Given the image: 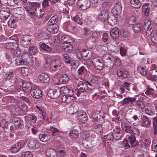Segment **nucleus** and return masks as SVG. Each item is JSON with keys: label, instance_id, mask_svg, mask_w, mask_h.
Listing matches in <instances>:
<instances>
[{"label": "nucleus", "instance_id": "obj_1", "mask_svg": "<svg viewBox=\"0 0 157 157\" xmlns=\"http://www.w3.org/2000/svg\"><path fill=\"white\" fill-rule=\"evenodd\" d=\"M61 63L58 60H52L49 57H47L45 59V63L44 65L45 68L49 67L53 71H56L59 70L60 68Z\"/></svg>", "mask_w": 157, "mask_h": 157}, {"label": "nucleus", "instance_id": "obj_2", "mask_svg": "<svg viewBox=\"0 0 157 157\" xmlns=\"http://www.w3.org/2000/svg\"><path fill=\"white\" fill-rule=\"evenodd\" d=\"M25 65L29 64L31 66L34 68L36 69L38 67L36 63L35 59L27 52L23 53L21 56Z\"/></svg>", "mask_w": 157, "mask_h": 157}, {"label": "nucleus", "instance_id": "obj_3", "mask_svg": "<svg viewBox=\"0 0 157 157\" xmlns=\"http://www.w3.org/2000/svg\"><path fill=\"white\" fill-rule=\"evenodd\" d=\"M39 4L36 2H32L27 6L24 7L28 15L33 17L37 16V11L39 9Z\"/></svg>", "mask_w": 157, "mask_h": 157}, {"label": "nucleus", "instance_id": "obj_4", "mask_svg": "<svg viewBox=\"0 0 157 157\" xmlns=\"http://www.w3.org/2000/svg\"><path fill=\"white\" fill-rule=\"evenodd\" d=\"M47 94L48 96L51 98H57L60 95L59 88L56 86L54 89L49 90Z\"/></svg>", "mask_w": 157, "mask_h": 157}, {"label": "nucleus", "instance_id": "obj_5", "mask_svg": "<svg viewBox=\"0 0 157 157\" xmlns=\"http://www.w3.org/2000/svg\"><path fill=\"white\" fill-rule=\"evenodd\" d=\"M122 9L121 3L120 2H117L114 4L111 12L114 15H119L121 13Z\"/></svg>", "mask_w": 157, "mask_h": 157}, {"label": "nucleus", "instance_id": "obj_6", "mask_svg": "<svg viewBox=\"0 0 157 157\" xmlns=\"http://www.w3.org/2000/svg\"><path fill=\"white\" fill-rule=\"evenodd\" d=\"M13 10L14 14V16L16 18H18L17 20H21L24 14V9L22 7H18L13 9Z\"/></svg>", "mask_w": 157, "mask_h": 157}, {"label": "nucleus", "instance_id": "obj_7", "mask_svg": "<svg viewBox=\"0 0 157 157\" xmlns=\"http://www.w3.org/2000/svg\"><path fill=\"white\" fill-rule=\"evenodd\" d=\"M77 23L75 21L67 22L64 24V26L68 31H72L77 29Z\"/></svg>", "mask_w": 157, "mask_h": 157}, {"label": "nucleus", "instance_id": "obj_8", "mask_svg": "<svg viewBox=\"0 0 157 157\" xmlns=\"http://www.w3.org/2000/svg\"><path fill=\"white\" fill-rule=\"evenodd\" d=\"M78 4L82 10H85L88 8L90 6V2L88 0H79Z\"/></svg>", "mask_w": 157, "mask_h": 157}, {"label": "nucleus", "instance_id": "obj_9", "mask_svg": "<svg viewBox=\"0 0 157 157\" xmlns=\"http://www.w3.org/2000/svg\"><path fill=\"white\" fill-rule=\"evenodd\" d=\"M92 62L94 67L97 69L100 70L103 68V64L101 59L95 58L93 59Z\"/></svg>", "mask_w": 157, "mask_h": 157}, {"label": "nucleus", "instance_id": "obj_10", "mask_svg": "<svg viewBox=\"0 0 157 157\" xmlns=\"http://www.w3.org/2000/svg\"><path fill=\"white\" fill-rule=\"evenodd\" d=\"M109 13L106 10H102L99 14L98 17L102 21L104 22L107 20L108 21H109Z\"/></svg>", "mask_w": 157, "mask_h": 157}, {"label": "nucleus", "instance_id": "obj_11", "mask_svg": "<svg viewBox=\"0 0 157 157\" xmlns=\"http://www.w3.org/2000/svg\"><path fill=\"white\" fill-rule=\"evenodd\" d=\"M60 92L61 91L63 94L69 97H71L72 96L74 93L72 90L70 89L67 86H64L59 88Z\"/></svg>", "mask_w": 157, "mask_h": 157}, {"label": "nucleus", "instance_id": "obj_12", "mask_svg": "<svg viewBox=\"0 0 157 157\" xmlns=\"http://www.w3.org/2000/svg\"><path fill=\"white\" fill-rule=\"evenodd\" d=\"M31 93L32 96L33 98L36 99L39 98L42 96L41 90L38 88L33 89L31 92Z\"/></svg>", "mask_w": 157, "mask_h": 157}, {"label": "nucleus", "instance_id": "obj_13", "mask_svg": "<svg viewBox=\"0 0 157 157\" xmlns=\"http://www.w3.org/2000/svg\"><path fill=\"white\" fill-rule=\"evenodd\" d=\"M156 73V71L153 70H150L147 72V76L148 79L151 81L157 80V76L155 73Z\"/></svg>", "mask_w": 157, "mask_h": 157}, {"label": "nucleus", "instance_id": "obj_14", "mask_svg": "<svg viewBox=\"0 0 157 157\" xmlns=\"http://www.w3.org/2000/svg\"><path fill=\"white\" fill-rule=\"evenodd\" d=\"M27 145L30 148L33 149L38 148L39 146L38 141L33 139L29 140L27 144Z\"/></svg>", "mask_w": 157, "mask_h": 157}, {"label": "nucleus", "instance_id": "obj_15", "mask_svg": "<svg viewBox=\"0 0 157 157\" xmlns=\"http://www.w3.org/2000/svg\"><path fill=\"white\" fill-rule=\"evenodd\" d=\"M117 74L118 77L124 78L127 77L128 75V71L123 68H120L117 71Z\"/></svg>", "mask_w": 157, "mask_h": 157}, {"label": "nucleus", "instance_id": "obj_16", "mask_svg": "<svg viewBox=\"0 0 157 157\" xmlns=\"http://www.w3.org/2000/svg\"><path fill=\"white\" fill-rule=\"evenodd\" d=\"M13 121L15 126V129H18L20 127L22 122L21 118L18 117H15L13 118Z\"/></svg>", "mask_w": 157, "mask_h": 157}, {"label": "nucleus", "instance_id": "obj_17", "mask_svg": "<svg viewBox=\"0 0 157 157\" xmlns=\"http://www.w3.org/2000/svg\"><path fill=\"white\" fill-rule=\"evenodd\" d=\"M151 123V121L147 116H144L142 117V125L146 128L150 126Z\"/></svg>", "mask_w": 157, "mask_h": 157}, {"label": "nucleus", "instance_id": "obj_18", "mask_svg": "<svg viewBox=\"0 0 157 157\" xmlns=\"http://www.w3.org/2000/svg\"><path fill=\"white\" fill-rule=\"evenodd\" d=\"M119 30L117 28H114L110 33V35L113 39H117L119 35Z\"/></svg>", "mask_w": 157, "mask_h": 157}, {"label": "nucleus", "instance_id": "obj_19", "mask_svg": "<svg viewBox=\"0 0 157 157\" xmlns=\"http://www.w3.org/2000/svg\"><path fill=\"white\" fill-rule=\"evenodd\" d=\"M21 147V144L19 143H16L13 144L11 148V151L12 152L16 153L18 152Z\"/></svg>", "mask_w": 157, "mask_h": 157}, {"label": "nucleus", "instance_id": "obj_20", "mask_svg": "<svg viewBox=\"0 0 157 157\" xmlns=\"http://www.w3.org/2000/svg\"><path fill=\"white\" fill-rule=\"evenodd\" d=\"M39 78L42 82L46 83L48 82L50 79L48 75L44 73H42L40 75Z\"/></svg>", "mask_w": 157, "mask_h": 157}, {"label": "nucleus", "instance_id": "obj_21", "mask_svg": "<svg viewBox=\"0 0 157 157\" xmlns=\"http://www.w3.org/2000/svg\"><path fill=\"white\" fill-rule=\"evenodd\" d=\"M39 137L40 140L42 142H45L48 141L50 138V136L48 134L43 133L40 134Z\"/></svg>", "mask_w": 157, "mask_h": 157}, {"label": "nucleus", "instance_id": "obj_22", "mask_svg": "<svg viewBox=\"0 0 157 157\" xmlns=\"http://www.w3.org/2000/svg\"><path fill=\"white\" fill-rule=\"evenodd\" d=\"M6 47L7 49L13 50L16 49H17V48H18V45L17 43L12 41L11 42L6 43Z\"/></svg>", "mask_w": 157, "mask_h": 157}, {"label": "nucleus", "instance_id": "obj_23", "mask_svg": "<svg viewBox=\"0 0 157 157\" xmlns=\"http://www.w3.org/2000/svg\"><path fill=\"white\" fill-rule=\"evenodd\" d=\"M22 88L23 90L26 93L32 90L31 83L29 82L23 83Z\"/></svg>", "mask_w": 157, "mask_h": 157}, {"label": "nucleus", "instance_id": "obj_24", "mask_svg": "<svg viewBox=\"0 0 157 157\" xmlns=\"http://www.w3.org/2000/svg\"><path fill=\"white\" fill-rule=\"evenodd\" d=\"M121 128L123 131L125 132L129 133L132 129L131 127L128 124L121 123Z\"/></svg>", "mask_w": 157, "mask_h": 157}, {"label": "nucleus", "instance_id": "obj_25", "mask_svg": "<svg viewBox=\"0 0 157 157\" xmlns=\"http://www.w3.org/2000/svg\"><path fill=\"white\" fill-rule=\"evenodd\" d=\"M81 54L82 56L86 58L87 59H89L91 57V52L87 49H83L81 51Z\"/></svg>", "mask_w": 157, "mask_h": 157}, {"label": "nucleus", "instance_id": "obj_26", "mask_svg": "<svg viewBox=\"0 0 157 157\" xmlns=\"http://www.w3.org/2000/svg\"><path fill=\"white\" fill-rule=\"evenodd\" d=\"M46 154L48 157H57L56 152L53 149H47L46 151Z\"/></svg>", "mask_w": 157, "mask_h": 157}, {"label": "nucleus", "instance_id": "obj_27", "mask_svg": "<svg viewBox=\"0 0 157 157\" xmlns=\"http://www.w3.org/2000/svg\"><path fill=\"white\" fill-rule=\"evenodd\" d=\"M120 128H119L117 130H114L113 131L114 133L113 134V136L115 140H119L122 137V134L120 132Z\"/></svg>", "mask_w": 157, "mask_h": 157}, {"label": "nucleus", "instance_id": "obj_28", "mask_svg": "<svg viewBox=\"0 0 157 157\" xmlns=\"http://www.w3.org/2000/svg\"><path fill=\"white\" fill-rule=\"evenodd\" d=\"M86 113H82L81 114H79L77 116L78 119L82 123H85L86 121L87 117Z\"/></svg>", "mask_w": 157, "mask_h": 157}, {"label": "nucleus", "instance_id": "obj_29", "mask_svg": "<svg viewBox=\"0 0 157 157\" xmlns=\"http://www.w3.org/2000/svg\"><path fill=\"white\" fill-rule=\"evenodd\" d=\"M130 4L132 7L136 8H139L141 6V3L139 0H131Z\"/></svg>", "mask_w": 157, "mask_h": 157}, {"label": "nucleus", "instance_id": "obj_30", "mask_svg": "<svg viewBox=\"0 0 157 157\" xmlns=\"http://www.w3.org/2000/svg\"><path fill=\"white\" fill-rule=\"evenodd\" d=\"M61 40L64 44L66 43H71L72 41L71 38L66 35L62 36L61 37Z\"/></svg>", "mask_w": 157, "mask_h": 157}, {"label": "nucleus", "instance_id": "obj_31", "mask_svg": "<svg viewBox=\"0 0 157 157\" xmlns=\"http://www.w3.org/2000/svg\"><path fill=\"white\" fill-rule=\"evenodd\" d=\"M59 20L57 15L53 16L48 22V25H54L57 23Z\"/></svg>", "mask_w": 157, "mask_h": 157}, {"label": "nucleus", "instance_id": "obj_32", "mask_svg": "<svg viewBox=\"0 0 157 157\" xmlns=\"http://www.w3.org/2000/svg\"><path fill=\"white\" fill-rule=\"evenodd\" d=\"M10 14L7 11L2 10L0 11V18L3 20H6L9 17Z\"/></svg>", "mask_w": 157, "mask_h": 157}, {"label": "nucleus", "instance_id": "obj_33", "mask_svg": "<svg viewBox=\"0 0 157 157\" xmlns=\"http://www.w3.org/2000/svg\"><path fill=\"white\" fill-rule=\"evenodd\" d=\"M40 46L41 49L45 51L51 52L52 50V48L51 47L44 43H41Z\"/></svg>", "mask_w": 157, "mask_h": 157}, {"label": "nucleus", "instance_id": "obj_34", "mask_svg": "<svg viewBox=\"0 0 157 157\" xmlns=\"http://www.w3.org/2000/svg\"><path fill=\"white\" fill-rule=\"evenodd\" d=\"M153 27L152 25L151 24V21L149 19H146L144 22V25L143 26V28L144 29H147L148 28H151Z\"/></svg>", "mask_w": 157, "mask_h": 157}, {"label": "nucleus", "instance_id": "obj_35", "mask_svg": "<svg viewBox=\"0 0 157 157\" xmlns=\"http://www.w3.org/2000/svg\"><path fill=\"white\" fill-rule=\"evenodd\" d=\"M63 59L65 63L68 64H70L71 62V57L70 56L66 53L63 54H62Z\"/></svg>", "mask_w": 157, "mask_h": 157}, {"label": "nucleus", "instance_id": "obj_36", "mask_svg": "<svg viewBox=\"0 0 157 157\" xmlns=\"http://www.w3.org/2000/svg\"><path fill=\"white\" fill-rule=\"evenodd\" d=\"M14 75V72L13 71L10 70L5 74L4 78L5 80H9Z\"/></svg>", "mask_w": 157, "mask_h": 157}, {"label": "nucleus", "instance_id": "obj_37", "mask_svg": "<svg viewBox=\"0 0 157 157\" xmlns=\"http://www.w3.org/2000/svg\"><path fill=\"white\" fill-rule=\"evenodd\" d=\"M95 41V39L90 37L87 38L86 41V43L90 45L89 47H90L93 46Z\"/></svg>", "mask_w": 157, "mask_h": 157}, {"label": "nucleus", "instance_id": "obj_38", "mask_svg": "<svg viewBox=\"0 0 157 157\" xmlns=\"http://www.w3.org/2000/svg\"><path fill=\"white\" fill-rule=\"evenodd\" d=\"M37 52V48L34 46H32L30 47L29 48V54L31 55H35Z\"/></svg>", "mask_w": 157, "mask_h": 157}, {"label": "nucleus", "instance_id": "obj_39", "mask_svg": "<svg viewBox=\"0 0 157 157\" xmlns=\"http://www.w3.org/2000/svg\"><path fill=\"white\" fill-rule=\"evenodd\" d=\"M142 10L144 12V15L146 16H147L149 15L150 12V9L148 7L147 5H144L142 7Z\"/></svg>", "mask_w": 157, "mask_h": 157}, {"label": "nucleus", "instance_id": "obj_40", "mask_svg": "<svg viewBox=\"0 0 157 157\" xmlns=\"http://www.w3.org/2000/svg\"><path fill=\"white\" fill-rule=\"evenodd\" d=\"M152 123L154 128L153 134L156 135L157 133V117H155L153 118Z\"/></svg>", "mask_w": 157, "mask_h": 157}, {"label": "nucleus", "instance_id": "obj_41", "mask_svg": "<svg viewBox=\"0 0 157 157\" xmlns=\"http://www.w3.org/2000/svg\"><path fill=\"white\" fill-rule=\"evenodd\" d=\"M128 138L131 146L133 147H135L136 145V144H135L136 141L135 136L133 135H131L128 137Z\"/></svg>", "mask_w": 157, "mask_h": 157}, {"label": "nucleus", "instance_id": "obj_42", "mask_svg": "<svg viewBox=\"0 0 157 157\" xmlns=\"http://www.w3.org/2000/svg\"><path fill=\"white\" fill-rule=\"evenodd\" d=\"M71 151V157H76L77 154V148L76 147H71L70 148Z\"/></svg>", "mask_w": 157, "mask_h": 157}, {"label": "nucleus", "instance_id": "obj_43", "mask_svg": "<svg viewBox=\"0 0 157 157\" xmlns=\"http://www.w3.org/2000/svg\"><path fill=\"white\" fill-rule=\"evenodd\" d=\"M50 130L52 132V135L53 136L58 135L59 132L60 130H59L58 129L53 126L50 127Z\"/></svg>", "mask_w": 157, "mask_h": 157}, {"label": "nucleus", "instance_id": "obj_44", "mask_svg": "<svg viewBox=\"0 0 157 157\" xmlns=\"http://www.w3.org/2000/svg\"><path fill=\"white\" fill-rule=\"evenodd\" d=\"M30 37V36L28 35H24L22 36L21 37L20 43H22L23 44L24 42L25 41L28 42V40H31Z\"/></svg>", "mask_w": 157, "mask_h": 157}, {"label": "nucleus", "instance_id": "obj_45", "mask_svg": "<svg viewBox=\"0 0 157 157\" xmlns=\"http://www.w3.org/2000/svg\"><path fill=\"white\" fill-rule=\"evenodd\" d=\"M150 142L149 140L147 139L143 140L141 141V145L144 147L146 148L149 146Z\"/></svg>", "mask_w": 157, "mask_h": 157}, {"label": "nucleus", "instance_id": "obj_46", "mask_svg": "<svg viewBox=\"0 0 157 157\" xmlns=\"http://www.w3.org/2000/svg\"><path fill=\"white\" fill-rule=\"evenodd\" d=\"M68 77L66 75L64 74L59 79V82L64 83L68 81Z\"/></svg>", "mask_w": 157, "mask_h": 157}, {"label": "nucleus", "instance_id": "obj_47", "mask_svg": "<svg viewBox=\"0 0 157 157\" xmlns=\"http://www.w3.org/2000/svg\"><path fill=\"white\" fill-rule=\"evenodd\" d=\"M141 25L140 24H137L135 25L133 27V30L135 32L138 33L140 32L141 30Z\"/></svg>", "mask_w": 157, "mask_h": 157}, {"label": "nucleus", "instance_id": "obj_48", "mask_svg": "<svg viewBox=\"0 0 157 157\" xmlns=\"http://www.w3.org/2000/svg\"><path fill=\"white\" fill-rule=\"evenodd\" d=\"M18 3V0H7V4L10 6H15Z\"/></svg>", "mask_w": 157, "mask_h": 157}, {"label": "nucleus", "instance_id": "obj_49", "mask_svg": "<svg viewBox=\"0 0 157 157\" xmlns=\"http://www.w3.org/2000/svg\"><path fill=\"white\" fill-rule=\"evenodd\" d=\"M64 45L65 47V50L68 51V52H71L73 49V47L71 43H66Z\"/></svg>", "mask_w": 157, "mask_h": 157}, {"label": "nucleus", "instance_id": "obj_50", "mask_svg": "<svg viewBox=\"0 0 157 157\" xmlns=\"http://www.w3.org/2000/svg\"><path fill=\"white\" fill-rule=\"evenodd\" d=\"M27 117L31 120L32 122L35 123L37 120L36 117L33 114H28Z\"/></svg>", "mask_w": 157, "mask_h": 157}, {"label": "nucleus", "instance_id": "obj_51", "mask_svg": "<svg viewBox=\"0 0 157 157\" xmlns=\"http://www.w3.org/2000/svg\"><path fill=\"white\" fill-rule=\"evenodd\" d=\"M91 37L94 38H97L100 35L99 32L96 31H91L90 33Z\"/></svg>", "mask_w": 157, "mask_h": 157}, {"label": "nucleus", "instance_id": "obj_52", "mask_svg": "<svg viewBox=\"0 0 157 157\" xmlns=\"http://www.w3.org/2000/svg\"><path fill=\"white\" fill-rule=\"evenodd\" d=\"M21 72L24 75L27 76L29 71V69L27 67H23L21 68Z\"/></svg>", "mask_w": 157, "mask_h": 157}, {"label": "nucleus", "instance_id": "obj_53", "mask_svg": "<svg viewBox=\"0 0 157 157\" xmlns=\"http://www.w3.org/2000/svg\"><path fill=\"white\" fill-rule=\"evenodd\" d=\"M105 137L106 140L108 141H112L114 139L113 133L112 132L108 133Z\"/></svg>", "mask_w": 157, "mask_h": 157}, {"label": "nucleus", "instance_id": "obj_54", "mask_svg": "<svg viewBox=\"0 0 157 157\" xmlns=\"http://www.w3.org/2000/svg\"><path fill=\"white\" fill-rule=\"evenodd\" d=\"M78 134L74 132L73 131H71L69 133V136L72 139V140H75L78 137Z\"/></svg>", "mask_w": 157, "mask_h": 157}, {"label": "nucleus", "instance_id": "obj_55", "mask_svg": "<svg viewBox=\"0 0 157 157\" xmlns=\"http://www.w3.org/2000/svg\"><path fill=\"white\" fill-rule=\"evenodd\" d=\"M15 64L17 65H25L22 59H15Z\"/></svg>", "mask_w": 157, "mask_h": 157}, {"label": "nucleus", "instance_id": "obj_56", "mask_svg": "<svg viewBox=\"0 0 157 157\" xmlns=\"http://www.w3.org/2000/svg\"><path fill=\"white\" fill-rule=\"evenodd\" d=\"M136 104L142 109H144L145 108V105L141 101H136Z\"/></svg>", "mask_w": 157, "mask_h": 157}, {"label": "nucleus", "instance_id": "obj_57", "mask_svg": "<svg viewBox=\"0 0 157 157\" xmlns=\"http://www.w3.org/2000/svg\"><path fill=\"white\" fill-rule=\"evenodd\" d=\"M16 49L13 50V56L15 57H17L21 54V51L18 48H17V49Z\"/></svg>", "mask_w": 157, "mask_h": 157}, {"label": "nucleus", "instance_id": "obj_58", "mask_svg": "<svg viewBox=\"0 0 157 157\" xmlns=\"http://www.w3.org/2000/svg\"><path fill=\"white\" fill-rule=\"evenodd\" d=\"M77 86H78L80 87L88 88V86L86 83L85 82L80 81L77 84Z\"/></svg>", "mask_w": 157, "mask_h": 157}, {"label": "nucleus", "instance_id": "obj_59", "mask_svg": "<svg viewBox=\"0 0 157 157\" xmlns=\"http://www.w3.org/2000/svg\"><path fill=\"white\" fill-rule=\"evenodd\" d=\"M129 133L132 134L134 136L136 135L138 136H139L140 134V133L138 129L135 128H132Z\"/></svg>", "mask_w": 157, "mask_h": 157}, {"label": "nucleus", "instance_id": "obj_60", "mask_svg": "<svg viewBox=\"0 0 157 157\" xmlns=\"http://www.w3.org/2000/svg\"><path fill=\"white\" fill-rule=\"evenodd\" d=\"M52 25H48V23L45 26V27L46 29L49 32L51 33H54L53 30H52Z\"/></svg>", "mask_w": 157, "mask_h": 157}, {"label": "nucleus", "instance_id": "obj_61", "mask_svg": "<svg viewBox=\"0 0 157 157\" xmlns=\"http://www.w3.org/2000/svg\"><path fill=\"white\" fill-rule=\"evenodd\" d=\"M16 20L11 19L8 22L9 25L11 27H13L16 25Z\"/></svg>", "mask_w": 157, "mask_h": 157}, {"label": "nucleus", "instance_id": "obj_62", "mask_svg": "<svg viewBox=\"0 0 157 157\" xmlns=\"http://www.w3.org/2000/svg\"><path fill=\"white\" fill-rule=\"evenodd\" d=\"M22 157H33V155L29 151H25L22 153Z\"/></svg>", "mask_w": 157, "mask_h": 157}, {"label": "nucleus", "instance_id": "obj_63", "mask_svg": "<svg viewBox=\"0 0 157 157\" xmlns=\"http://www.w3.org/2000/svg\"><path fill=\"white\" fill-rule=\"evenodd\" d=\"M82 144H83V146L85 148L89 147L90 145V142L88 141L87 139L82 140Z\"/></svg>", "mask_w": 157, "mask_h": 157}, {"label": "nucleus", "instance_id": "obj_64", "mask_svg": "<svg viewBox=\"0 0 157 157\" xmlns=\"http://www.w3.org/2000/svg\"><path fill=\"white\" fill-rule=\"evenodd\" d=\"M85 68L84 67H81L78 70L77 73L78 75H81L84 74Z\"/></svg>", "mask_w": 157, "mask_h": 157}]
</instances>
